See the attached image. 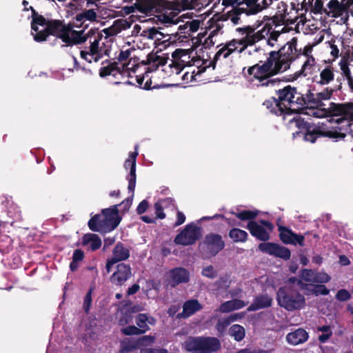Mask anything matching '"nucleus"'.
Wrapping results in <instances>:
<instances>
[{
    "instance_id": "nucleus-35",
    "label": "nucleus",
    "mask_w": 353,
    "mask_h": 353,
    "mask_svg": "<svg viewBox=\"0 0 353 353\" xmlns=\"http://www.w3.org/2000/svg\"><path fill=\"white\" fill-rule=\"evenodd\" d=\"M183 309L184 312L186 313V316H192L197 311L202 309L201 304L196 299H191L186 301L183 305Z\"/></svg>"
},
{
    "instance_id": "nucleus-25",
    "label": "nucleus",
    "mask_w": 353,
    "mask_h": 353,
    "mask_svg": "<svg viewBox=\"0 0 353 353\" xmlns=\"http://www.w3.org/2000/svg\"><path fill=\"white\" fill-rule=\"evenodd\" d=\"M183 347L187 352L203 353L201 336L188 337L183 343Z\"/></svg>"
},
{
    "instance_id": "nucleus-49",
    "label": "nucleus",
    "mask_w": 353,
    "mask_h": 353,
    "mask_svg": "<svg viewBox=\"0 0 353 353\" xmlns=\"http://www.w3.org/2000/svg\"><path fill=\"white\" fill-rule=\"evenodd\" d=\"M138 349L136 341H123L121 342V349L119 353H129Z\"/></svg>"
},
{
    "instance_id": "nucleus-38",
    "label": "nucleus",
    "mask_w": 353,
    "mask_h": 353,
    "mask_svg": "<svg viewBox=\"0 0 353 353\" xmlns=\"http://www.w3.org/2000/svg\"><path fill=\"white\" fill-rule=\"evenodd\" d=\"M271 27L268 24H265L262 30L257 31L256 32H253L252 35H248L250 39V43H251L252 46L255 44L256 42L265 39L266 36L268 35L270 30H271Z\"/></svg>"
},
{
    "instance_id": "nucleus-17",
    "label": "nucleus",
    "mask_w": 353,
    "mask_h": 353,
    "mask_svg": "<svg viewBox=\"0 0 353 353\" xmlns=\"http://www.w3.org/2000/svg\"><path fill=\"white\" fill-rule=\"evenodd\" d=\"M168 59V54H163V55H159L158 52H151L148 54L146 61H143L144 64L148 65L145 72H147L148 74L149 73L157 70L159 66L165 65Z\"/></svg>"
},
{
    "instance_id": "nucleus-4",
    "label": "nucleus",
    "mask_w": 353,
    "mask_h": 353,
    "mask_svg": "<svg viewBox=\"0 0 353 353\" xmlns=\"http://www.w3.org/2000/svg\"><path fill=\"white\" fill-rule=\"evenodd\" d=\"M121 221L118 205H114L103 209L101 214L92 216L88 221V225L92 232L107 233L115 230Z\"/></svg>"
},
{
    "instance_id": "nucleus-42",
    "label": "nucleus",
    "mask_w": 353,
    "mask_h": 353,
    "mask_svg": "<svg viewBox=\"0 0 353 353\" xmlns=\"http://www.w3.org/2000/svg\"><path fill=\"white\" fill-rule=\"evenodd\" d=\"M334 79V70L332 67L327 66L320 73V81H318L321 85L328 84Z\"/></svg>"
},
{
    "instance_id": "nucleus-54",
    "label": "nucleus",
    "mask_w": 353,
    "mask_h": 353,
    "mask_svg": "<svg viewBox=\"0 0 353 353\" xmlns=\"http://www.w3.org/2000/svg\"><path fill=\"white\" fill-rule=\"evenodd\" d=\"M157 34V28L152 27L143 30L141 35L148 39L154 40V43L157 45V38H159Z\"/></svg>"
},
{
    "instance_id": "nucleus-39",
    "label": "nucleus",
    "mask_w": 353,
    "mask_h": 353,
    "mask_svg": "<svg viewBox=\"0 0 353 353\" xmlns=\"http://www.w3.org/2000/svg\"><path fill=\"white\" fill-rule=\"evenodd\" d=\"M238 316L239 315L237 314H231L230 316L227 318L219 319L216 324V330L219 333L223 334L225 331L227 327L232 322H234V321L237 320Z\"/></svg>"
},
{
    "instance_id": "nucleus-37",
    "label": "nucleus",
    "mask_w": 353,
    "mask_h": 353,
    "mask_svg": "<svg viewBox=\"0 0 353 353\" xmlns=\"http://www.w3.org/2000/svg\"><path fill=\"white\" fill-rule=\"evenodd\" d=\"M230 213L234 215L238 219L241 221H248V222L255 221L254 219L258 216V211H253L250 210H241L238 212L230 211Z\"/></svg>"
},
{
    "instance_id": "nucleus-61",
    "label": "nucleus",
    "mask_w": 353,
    "mask_h": 353,
    "mask_svg": "<svg viewBox=\"0 0 353 353\" xmlns=\"http://www.w3.org/2000/svg\"><path fill=\"white\" fill-rule=\"evenodd\" d=\"M202 275L210 279H214L217 276V272L212 265H208L202 270Z\"/></svg>"
},
{
    "instance_id": "nucleus-5",
    "label": "nucleus",
    "mask_w": 353,
    "mask_h": 353,
    "mask_svg": "<svg viewBox=\"0 0 353 353\" xmlns=\"http://www.w3.org/2000/svg\"><path fill=\"white\" fill-rule=\"evenodd\" d=\"M279 101L285 108L287 114L291 112H299L307 108L306 93L299 92L296 87L290 85H286L276 91Z\"/></svg>"
},
{
    "instance_id": "nucleus-57",
    "label": "nucleus",
    "mask_w": 353,
    "mask_h": 353,
    "mask_svg": "<svg viewBox=\"0 0 353 353\" xmlns=\"http://www.w3.org/2000/svg\"><path fill=\"white\" fill-rule=\"evenodd\" d=\"M330 279V276L327 273L315 271L314 283H325L329 282Z\"/></svg>"
},
{
    "instance_id": "nucleus-41",
    "label": "nucleus",
    "mask_w": 353,
    "mask_h": 353,
    "mask_svg": "<svg viewBox=\"0 0 353 353\" xmlns=\"http://www.w3.org/2000/svg\"><path fill=\"white\" fill-rule=\"evenodd\" d=\"M85 257L84 252L80 249H77L72 254V260L70 263V269L72 272H75L79 268V262L82 261Z\"/></svg>"
},
{
    "instance_id": "nucleus-31",
    "label": "nucleus",
    "mask_w": 353,
    "mask_h": 353,
    "mask_svg": "<svg viewBox=\"0 0 353 353\" xmlns=\"http://www.w3.org/2000/svg\"><path fill=\"white\" fill-rule=\"evenodd\" d=\"M327 7L332 17H341L347 11L346 6L338 0H330L327 3Z\"/></svg>"
},
{
    "instance_id": "nucleus-45",
    "label": "nucleus",
    "mask_w": 353,
    "mask_h": 353,
    "mask_svg": "<svg viewBox=\"0 0 353 353\" xmlns=\"http://www.w3.org/2000/svg\"><path fill=\"white\" fill-rule=\"evenodd\" d=\"M219 218L224 220L230 226H233V227L241 226V227H243V225L241 223V222L237 221L236 220H235L234 219L226 217L223 214H216L212 216H203V218H201V220L209 221V220H212V219H219Z\"/></svg>"
},
{
    "instance_id": "nucleus-58",
    "label": "nucleus",
    "mask_w": 353,
    "mask_h": 353,
    "mask_svg": "<svg viewBox=\"0 0 353 353\" xmlns=\"http://www.w3.org/2000/svg\"><path fill=\"white\" fill-rule=\"evenodd\" d=\"M311 292H313V294H315L316 296L327 295L330 293V290H328L323 284H313V288Z\"/></svg>"
},
{
    "instance_id": "nucleus-16",
    "label": "nucleus",
    "mask_w": 353,
    "mask_h": 353,
    "mask_svg": "<svg viewBox=\"0 0 353 353\" xmlns=\"http://www.w3.org/2000/svg\"><path fill=\"white\" fill-rule=\"evenodd\" d=\"M132 276L130 265L123 263L117 265V270L110 276V281L116 285H122Z\"/></svg>"
},
{
    "instance_id": "nucleus-2",
    "label": "nucleus",
    "mask_w": 353,
    "mask_h": 353,
    "mask_svg": "<svg viewBox=\"0 0 353 353\" xmlns=\"http://www.w3.org/2000/svg\"><path fill=\"white\" fill-rule=\"evenodd\" d=\"M294 122L299 130L297 134H301L306 141L314 143L319 137H327L330 139H343L346 137L345 133L338 132L336 130H330L327 125L323 123H318L317 125L305 121L300 117H294L290 121Z\"/></svg>"
},
{
    "instance_id": "nucleus-59",
    "label": "nucleus",
    "mask_w": 353,
    "mask_h": 353,
    "mask_svg": "<svg viewBox=\"0 0 353 353\" xmlns=\"http://www.w3.org/2000/svg\"><path fill=\"white\" fill-rule=\"evenodd\" d=\"M268 35L269 38L267 40V44L273 48L275 46L281 33L279 31L270 30Z\"/></svg>"
},
{
    "instance_id": "nucleus-8",
    "label": "nucleus",
    "mask_w": 353,
    "mask_h": 353,
    "mask_svg": "<svg viewBox=\"0 0 353 353\" xmlns=\"http://www.w3.org/2000/svg\"><path fill=\"white\" fill-rule=\"evenodd\" d=\"M201 237V228L194 223H188L175 236L174 242L183 246L192 245Z\"/></svg>"
},
{
    "instance_id": "nucleus-12",
    "label": "nucleus",
    "mask_w": 353,
    "mask_h": 353,
    "mask_svg": "<svg viewBox=\"0 0 353 353\" xmlns=\"http://www.w3.org/2000/svg\"><path fill=\"white\" fill-rule=\"evenodd\" d=\"M73 25L70 23L65 24L63 21L59 19H50L48 23L47 30L50 35L61 39L63 41V37L67 33H70Z\"/></svg>"
},
{
    "instance_id": "nucleus-30",
    "label": "nucleus",
    "mask_w": 353,
    "mask_h": 353,
    "mask_svg": "<svg viewBox=\"0 0 353 353\" xmlns=\"http://www.w3.org/2000/svg\"><path fill=\"white\" fill-rule=\"evenodd\" d=\"M108 63V65L104 67H101L99 70V76L101 77H105L109 75L116 76L117 74H122L120 68L118 66V63L110 62L109 60H105L102 62V64Z\"/></svg>"
},
{
    "instance_id": "nucleus-21",
    "label": "nucleus",
    "mask_w": 353,
    "mask_h": 353,
    "mask_svg": "<svg viewBox=\"0 0 353 353\" xmlns=\"http://www.w3.org/2000/svg\"><path fill=\"white\" fill-rule=\"evenodd\" d=\"M272 304V299L267 294L256 296L253 303L248 306V312L257 311L261 309L268 308Z\"/></svg>"
},
{
    "instance_id": "nucleus-63",
    "label": "nucleus",
    "mask_w": 353,
    "mask_h": 353,
    "mask_svg": "<svg viewBox=\"0 0 353 353\" xmlns=\"http://www.w3.org/2000/svg\"><path fill=\"white\" fill-rule=\"evenodd\" d=\"M350 298V293L345 289L339 290L336 294V299L340 301H346Z\"/></svg>"
},
{
    "instance_id": "nucleus-36",
    "label": "nucleus",
    "mask_w": 353,
    "mask_h": 353,
    "mask_svg": "<svg viewBox=\"0 0 353 353\" xmlns=\"http://www.w3.org/2000/svg\"><path fill=\"white\" fill-rule=\"evenodd\" d=\"M228 334L236 341L240 342L245 336V330L241 325L234 324L229 328Z\"/></svg>"
},
{
    "instance_id": "nucleus-19",
    "label": "nucleus",
    "mask_w": 353,
    "mask_h": 353,
    "mask_svg": "<svg viewBox=\"0 0 353 353\" xmlns=\"http://www.w3.org/2000/svg\"><path fill=\"white\" fill-rule=\"evenodd\" d=\"M351 108L348 103H330L328 108H323L321 111L324 112L323 116H345L347 117V111ZM314 115L321 117L316 112H314ZM323 117V115H321Z\"/></svg>"
},
{
    "instance_id": "nucleus-44",
    "label": "nucleus",
    "mask_w": 353,
    "mask_h": 353,
    "mask_svg": "<svg viewBox=\"0 0 353 353\" xmlns=\"http://www.w3.org/2000/svg\"><path fill=\"white\" fill-rule=\"evenodd\" d=\"M258 0H223V4L225 6H234L236 4L237 6H246L247 7H250V8H254L256 5V2Z\"/></svg>"
},
{
    "instance_id": "nucleus-3",
    "label": "nucleus",
    "mask_w": 353,
    "mask_h": 353,
    "mask_svg": "<svg viewBox=\"0 0 353 353\" xmlns=\"http://www.w3.org/2000/svg\"><path fill=\"white\" fill-rule=\"evenodd\" d=\"M283 72L269 55L265 61H260L258 63L248 69V74L252 76V81H258L262 87L273 86L280 80L272 77Z\"/></svg>"
},
{
    "instance_id": "nucleus-10",
    "label": "nucleus",
    "mask_w": 353,
    "mask_h": 353,
    "mask_svg": "<svg viewBox=\"0 0 353 353\" xmlns=\"http://www.w3.org/2000/svg\"><path fill=\"white\" fill-rule=\"evenodd\" d=\"M137 147H135V151L131 152L129 154L128 159L125 160L124 163L125 169H130V173L127 176V180L128 181V190L129 192H132V195L134 194V189L136 186L137 174H136V161L137 157L139 154L137 152Z\"/></svg>"
},
{
    "instance_id": "nucleus-23",
    "label": "nucleus",
    "mask_w": 353,
    "mask_h": 353,
    "mask_svg": "<svg viewBox=\"0 0 353 353\" xmlns=\"http://www.w3.org/2000/svg\"><path fill=\"white\" fill-rule=\"evenodd\" d=\"M203 353H213L219 350L221 344L216 337L201 336Z\"/></svg>"
},
{
    "instance_id": "nucleus-40",
    "label": "nucleus",
    "mask_w": 353,
    "mask_h": 353,
    "mask_svg": "<svg viewBox=\"0 0 353 353\" xmlns=\"http://www.w3.org/2000/svg\"><path fill=\"white\" fill-rule=\"evenodd\" d=\"M50 19H46L43 15L34 12V16H32L31 28L33 31L38 30V26L48 27V23Z\"/></svg>"
},
{
    "instance_id": "nucleus-20",
    "label": "nucleus",
    "mask_w": 353,
    "mask_h": 353,
    "mask_svg": "<svg viewBox=\"0 0 353 353\" xmlns=\"http://www.w3.org/2000/svg\"><path fill=\"white\" fill-rule=\"evenodd\" d=\"M101 38V35L96 30L95 34L92 35V37L88 39H90V43L88 47V50H81V58L85 60L88 63H91L92 59H89L88 54H94L95 52H103L102 48H99V41Z\"/></svg>"
},
{
    "instance_id": "nucleus-52",
    "label": "nucleus",
    "mask_w": 353,
    "mask_h": 353,
    "mask_svg": "<svg viewBox=\"0 0 353 353\" xmlns=\"http://www.w3.org/2000/svg\"><path fill=\"white\" fill-rule=\"evenodd\" d=\"M93 290H94V288L90 287L84 297L83 308L84 312L86 314H89V311H90V307L92 305V294L93 292Z\"/></svg>"
},
{
    "instance_id": "nucleus-64",
    "label": "nucleus",
    "mask_w": 353,
    "mask_h": 353,
    "mask_svg": "<svg viewBox=\"0 0 353 353\" xmlns=\"http://www.w3.org/2000/svg\"><path fill=\"white\" fill-rule=\"evenodd\" d=\"M155 209L156 218L163 219L165 218V214L163 212L164 208L157 201L154 205Z\"/></svg>"
},
{
    "instance_id": "nucleus-55",
    "label": "nucleus",
    "mask_w": 353,
    "mask_h": 353,
    "mask_svg": "<svg viewBox=\"0 0 353 353\" xmlns=\"http://www.w3.org/2000/svg\"><path fill=\"white\" fill-rule=\"evenodd\" d=\"M315 271L309 269H303L300 277L305 282L313 283Z\"/></svg>"
},
{
    "instance_id": "nucleus-27",
    "label": "nucleus",
    "mask_w": 353,
    "mask_h": 353,
    "mask_svg": "<svg viewBox=\"0 0 353 353\" xmlns=\"http://www.w3.org/2000/svg\"><path fill=\"white\" fill-rule=\"evenodd\" d=\"M81 244L83 246L90 245L92 251H96L101 246V238L96 234L87 233L82 236Z\"/></svg>"
},
{
    "instance_id": "nucleus-48",
    "label": "nucleus",
    "mask_w": 353,
    "mask_h": 353,
    "mask_svg": "<svg viewBox=\"0 0 353 353\" xmlns=\"http://www.w3.org/2000/svg\"><path fill=\"white\" fill-rule=\"evenodd\" d=\"M155 341V338L152 336H143L138 338L135 341L138 349L142 347H147L152 345Z\"/></svg>"
},
{
    "instance_id": "nucleus-18",
    "label": "nucleus",
    "mask_w": 353,
    "mask_h": 353,
    "mask_svg": "<svg viewBox=\"0 0 353 353\" xmlns=\"http://www.w3.org/2000/svg\"><path fill=\"white\" fill-rule=\"evenodd\" d=\"M290 12H288V4L283 1H281L278 3L277 10L275 15L273 17V22L276 25L285 24V23H290V24L294 23L296 18L288 17Z\"/></svg>"
},
{
    "instance_id": "nucleus-33",
    "label": "nucleus",
    "mask_w": 353,
    "mask_h": 353,
    "mask_svg": "<svg viewBox=\"0 0 353 353\" xmlns=\"http://www.w3.org/2000/svg\"><path fill=\"white\" fill-rule=\"evenodd\" d=\"M85 19L95 21H97V13L93 9L86 10L79 14H77L75 17L77 22H79V25H77V27L81 28L83 25Z\"/></svg>"
},
{
    "instance_id": "nucleus-47",
    "label": "nucleus",
    "mask_w": 353,
    "mask_h": 353,
    "mask_svg": "<svg viewBox=\"0 0 353 353\" xmlns=\"http://www.w3.org/2000/svg\"><path fill=\"white\" fill-rule=\"evenodd\" d=\"M121 333L125 336L141 335L144 334V330L138 328L135 325H128L121 327Z\"/></svg>"
},
{
    "instance_id": "nucleus-43",
    "label": "nucleus",
    "mask_w": 353,
    "mask_h": 353,
    "mask_svg": "<svg viewBox=\"0 0 353 353\" xmlns=\"http://www.w3.org/2000/svg\"><path fill=\"white\" fill-rule=\"evenodd\" d=\"M160 2V0H143V2L139 5V10L145 14L153 11L156 5Z\"/></svg>"
},
{
    "instance_id": "nucleus-7",
    "label": "nucleus",
    "mask_w": 353,
    "mask_h": 353,
    "mask_svg": "<svg viewBox=\"0 0 353 353\" xmlns=\"http://www.w3.org/2000/svg\"><path fill=\"white\" fill-rule=\"evenodd\" d=\"M278 305L288 311H294L303 308L305 299L297 290L291 286L280 287L276 293Z\"/></svg>"
},
{
    "instance_id": "nucleus-26",
    "label": "nucleus",
    "mask_w": 353,
    "mask_h": 353,
    "mask_svg": "<svg viewBox=\"0 0 353 353\" xmlns=\"http://www.w3.org/2000/svg\"><path fill=\"white\" fill-rule=\"evenodd\" d=\"M245 303L240 299H234L222 303L219 308V311L221 313H228L234 310H237L244 307Z\"/></svg>"
},
{
    "instance_id": "nucleus-24",
    "label": "nucleus",
    "mask_w": 353,
    "mask_h": 353,
    "mask_svg": "<svg viewBox=\"0 0 353 353\" xmlns=\"http://www.w3.org/2000/svg\"><path fill=\"white\" fill-rule=\"evenodd\" d=\"M263 105L266 107L270 112L276 116H281L283 114H287L285 108L279 101V98L276 99L272 97L263 102Z\"/></svg>"
},
{
    "instance_id": "nucleus-56",
    "label": "nucleus",
    "mask_w": 353,
    "mask_h": 353,
    "mask_svg": "<svg viewBox=\"0 0 353 353\" xmlns=\"http://www.w3.org/2000/svg\"><path fill=\"white\" fill-rule=\"evenodd\" d=\"M230 281L228 276H221L215 283L214 285L217 290H227L230 286Z\"/></svg>"
},
{
    "instance_id": "nucleus-50",
    "label": "nucleus",
    "mask_w": 353,
    "mask_h": 353,
    "mask_svg": "<svg viewBox=\"0 0 353 353\" xmlns=\"http://www.w3.org/2000/svg\"><path fill=\"white\" fill-rule=\"evenodd\" d=\"M225 49L227 50L225 54H223V58H228L231 54H232L235 51H238L239 49L238 48V45L236 42V39H232L231 41L227 42L223 46Z\"/></svg>"
},
{
    "instance_id": "nucleus-15",
    "label": "nucleus",
    "mask_w": 353,
    "mask_h": 353,
    "mask_svg": "<svg viewBox=\"0 0 353 353\" xmlns=\"http://www.w3.org/2000/svg\"><path fill=\"white\" fill-rule=\"evenodd\" d=\"M334 92L333 89L328 88H325L322 92H319L315 96L312 92L311 90H307L306 92V101L307 103V108H320L324 105L322 102L323 100L329 99Z\"/></svg>"
},
{
    "instance_id": "nucleus-51",
    "label": "nucleus",
    "mask_w": 353,
    "mask_h": 353,
    "mask_svg": "<svg viewBox=\"0 0 353 353\" xmlns=\"http://www.w3.org/2000/svg\"><path fill=\"white\" fill-rule=\"evenodd\" d=\"M227 52V50L225 49V47L223 46L221 49H219L216 52L213 59L209 62V64L208 65H205V66H204L203 68H202L201 69L199 68V72H204L205 69L207 67H212V68L214 69L215 68V65H216V63L217 62V61L220 59L221 56V55L223 56V54H225V52Z\"/></svg>"
},
{
    "instance_id": "nucleus-60",
    "label": "nucleus",
    "mask_w": 353,
    "mask_h": 353,
    "mask_svg": "<svg viewBox=\"0 0 353 353\" xmlns=\"http://www.w3.org/2000/svg\"><path fill=\"white\" fill-rule=\"evenodd\" d=\"M36 33L34 34V39L37 42H42L47 40L48 37L50 35L47 30V27L43 30L34 31Z\"/></svg>"
},
{
    "instance_id": "nucleus-53",
    "label": "nucleus",
    "mask_w": 353,
    "mask_h": 353,
    "mask_svg": "<svg viewBox=\"0 0 353 353\" xmlns=\"http://www.w3.org/2000/svg\"><path fill=\"white\" fill-rule=\"evenodd\" d=\"M309 9L314 14L325 13L330 15V12H328L326 9L323 8V2L322 0H315L314 4H312V7H310Z\"/></svg>"
},
{
    "instance_id": "nucleus-13",
    "label": "nucleus",
    "mask_w": 353,
    "mask_h": 353,
    "mask_svg": "<svg viewBox=\"0 0 353 353\" xmlns=\"http://www.w3.org/2000/svg\"><path fill=\"white\" fill-rule=\"evenodd\" d=\"M96 33V30L90 29L86 34L85 30H82L80 31L74 30L71 29L70 33H67L65 37L63 38V42L66 44L67 46L73 45H79L85 43L89 38L92 37Z\"/></svg>"
},
{
    "instance_id": "nucleus-32",
    "label": "nucleus",
    "mask_w": 353,
    "mask_h": 353,
    "mask_svg": "<svg viewBox=\"0 0 353 353\" xmlns=\"http://www.w3.org/2000/svg\"><path fill=\"white\" fill-rule=\"evenodd\" d=\"M164 30L165 29L162 28H157V36L159 37L157 38V45H163L164 47H166L174 42V41H171L172 35H174V33Z\"/></svg>"
},
{
    "instance_id": "nucleus-46",
    "label": "nucleus",
    "mask_w": 353,
    "mask_h": 353,
    "mask_svg": "<svg viewBox=\"0 0 353 353\" xmlns=\"http://www.w3.org/2000/svg\"><path fill=\"white\" fill-rule=\"evenodd\" d=\"M147 314L145 313H140L139 314L135 319V323L137 327L144 330V334L150 330L149 325L147 324Z\"/></svg>"
},
{
    "instance_id": "nucleus-34",
    "label": "nucleus",
    "mask_w": 353,
    "mask_h": 353,
    "mask_svg": "<svg viewBox=\"0 0 353 353\" xmlns=\"http://www.w3.org/2000/svg\"><path fill=\"white\" fill-rule=\"evenodd\" d=\"M228 236L234 243H245L248 239V234L238 228L231 229L228 232Z\"/></svg>"
},
{
    "instance_id": "nucleus-9",
    "label": "nucleus",
    "mask_w": 353,
    "mask_h": 353,
    "mask_svg": "<svg viewBox=\"0 0 353 353\" xmlns=\"http://www.w3.org/2000/svg\"><path fill=\"white\" fill-rule=\"evenodd\" d=\"M201 245L208 256L211 257L216 256L223 250L225 244L221 234L212 232L205 236Z\"/></svg>"
},
{
    "instance_id": "nucleus-22",
    "label": "nucleus",
    "mask_w": 353,
    "mask_h": 353,
    "mask_svg": "<svg viewBox=\"0 0 353 353\" xmlns=\"http://www.w3.org/2000/svg\"><path fill=\"white\" fill-rule=\"evenodd\" d=\"M308 338V332L305 329L298 328L287 334L286 341L292 345H297L307 341Z\"/></svg>"
},
{
    "instance_id": "nucleus-62",
    "label": "nucleus",
    "mask_w": 353,
    "mask_h": 353,
    "mask_svg": "<svg viewBox=\"0 0 353 353\" xmlns=\"http://www.w3.org/2000/svg\"><path fill=\"white\" fill-rule=\"evenodd\" d=\"M238 48L241 46L240 49L238 50L239 53L243 52L248 46H252L251 43H250V39L248 35H246L244 38L241 39H236Z\"/></svg>"
},
{
    "instance_id": "nucleus-6",
    "label": "nucleus",
    "mask_w": 353,
    "mask_h": 353,
    "mask_svg": "<svg viewBox=\"0 0 353 353\" xmlns=\"http://www.w3.org/2000/svg\"><path fill=\"white\" fill-rule=\"evenodd\" d=\"M296 45L297 39L293 37L278 50H272L269 52V55L283 72L290 69L292 63L298 58L299 54L296 49Z\"/></svg>"
},
{
    "instance_id": "nucleus-29",
    "label": "nucleus",
    "mask_w": 353,
    "mask_h": 353,
    "mask_svg": "<svg viewBox=\"0 0 353 353\" xmlns=\"http://www.w3.org/2000/svg\"><path fill=\"white\" fill-rule=\"evenodd\" d=\"M316 67L315 59L310 55L307 59L304 62L299 72L295 73L294 79H296L300 75L306 77L308 74H312L314 72Z\"/></svg>"
},
{
    "instance_id": "nucleus-11",
    "label": "nucleus",
    "mask_w": 353,
    "mask_h": 353,
    "mask_svg": "<svg viewBox=\"0 0 353 353\" xmlns=\"http://www.w3.org/2000/svg\"><path fill=\"white\" fill-rule=\"evenodd\" d=\"M190 272L184 268L178 267L168 272L167 285L174 288L181 283H186L190 281Z\"/></svg>"
},
{
    "instance_id": "nucleus-28",
    "label": "nucleus",
    "mask_w": 353,
    "mask_h": 353,
    "mask_svg": "<svg viewBox=\"0 0 353 353\" xmlns=\"http://www.w3.org/2000/svg\"><path fill=\"white\" fill-rule=\"evenodd\" d=\"M130 255L129 249L125 248L121 242H118L113 248L112 259L118 263L128 259Z\"/></svg>"
},
{
    "instance_id": "nucleus-1",
    "label": "nucleus",
    "mask_w": 353,
    "mask_h": 353,
    "mask_svg": "<svg viewBox=\"0 0 353 353\" xmlns=\"http://www.w3.org/2000/svg\"><path fill=\"white\" fill-rule=\"evenodd\" d=\"M251 235L256 239L263 241L259 245V250L265 254L281 258L288 261L291 257V252L289 248L280 245L278 243L272 242H266L270 239V233L264 227L259 224L256 221H250L245 227Z\"/></svg>"
},
{
    "instance_id": "nucleus-14",
    "label": "nucleus",
    "mask_w": 353,
    "mask_h": 353,
    "mask_svg": "<svg viewBox=\"0 0 353 353\" xmlns=\"http://www.w3.org/2000/svg\"><path fill=\"white\" fill-rule=\"evenodd\" d=\"M279 238L284 244L299 245L303 246L305 237L302 234L294 232L291 229L283 225H279Z\"/></svg>"
}]
</instances>
